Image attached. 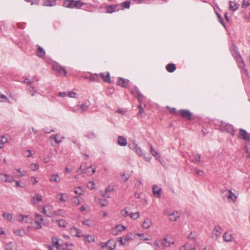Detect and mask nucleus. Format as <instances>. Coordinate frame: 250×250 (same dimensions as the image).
Returning <instances> with one entry per match:
<instances>
[{
	"mask_svg": "<svg viewBox=\"0 0 250 250\" xmlns=\"http://www.w3.org/2000/svg\"><path fill=\"white\" fill-rule=\"evenodd\" d=\"M129 216L133 220H137L140 217V212L139 211L132 213L130 212L129 214Z\"/></svg>",
	"mask_w": 250,
	"mask_h": 250,
	"instance_id": "42",
	"label": "nucleus"
},
{
	"mask_svg": "<svg viewBox=\"0 0 250 250\" xmlns=\"http://www.w3.org/2000/svg\"><path fill=\"white\" fill-rule=\"evenodd\" d=\"M56 214L54 216L61 215L63 216L64 214V211L62 209H59L57 211H56Z\"/></svg>",
	"mask_w": 250,
	"mask_h": 250,
	"instance_id": "64",
	"label": "nucleus"
},
{
	"mask_svg": "<svg viewBox=\"0 0 250 250\" xmlns=\"http://www.w3.org/2000/svg\"><path fill=\"white\" fill-rule=\"evenodd\" d=\"M238 138L244 139L246 141L250 142V134L244 129L239 130Z\"/></svg>",
	"mask_w": 250,
	"mask_h": 250,
	"instance_id": "12",
	"label": "nucleus"
},
{
	"mask_svg": "<svg viewBox=\"0 0 250 250\" xmlns=\"http://www.w3.org/2000/svg\"><path fill=\"white\" fill-rule=\"evenodd\" d=\"M152 221L148 218H146L142 224V227L144 229H148L152 225Z\"/></svg>",
	"mask_w": 250,
	"mask_h": 250,
	"instance_id": "25",
	"label": "nucleus"
},
{
	"mask_svg": "<svg viewBox=\"0 0 250 250\" xmlns=\"http://www.w3.org/2000/svg\"><path fill=\"white\" fill-rule=\"evenodd\" d=\"M101 77L104 83H111L110 75L109 72H104L100 73Z\"/></svg>",
	"mask_w": 250,
	"mask_h": 250,
	"instance_id": "17",
	"label": "nucleus"
},
{
	"mask_svg": "<svg viewBox=\"0 0 250 250\" xmlns=\"http://www.w3.org/2000/svg\"><path fill=\"white\" fill-rule=\"evenodd\" d=\"M119 4H113L105 7L106 12L111 14L116 11H119L121 9L119 8Z\"/></svg>",
	"mask_w": 250,
	"mask_h": 250,
	"instance_id": "14",
	"label": "nucleus"
},
{
	"mask_svg": "<svg viewBox=\"0 0 250 250\" xmlns=\"http://www.w3.org/2000/svg\"><path fill=\"white\" fill-rule=\"evenodd\" d=\"M115 229L117 232H120L125 230L126 229V227H125L124 225L120 224L117 225Z\"/></svg>",
	"mask_w": 250,
	"mask_h": 250,
	"instance_id": "41",
	"label": "nucleus"
},
{
	"mask_svg": "<svg viewBox=\"0 0 250 250\" xmlns=\"http://www.w3.org/2000/svg\"><path fill=\"white\" fill-rule=\"evenodd\" d=\"M35 226L36 229H40L42 227L43 218V217L39 213H35Z\"/></svg>",
	"mask_w": 250,
	"mask_h": 250,
	"instance_id": "9",
	"label": "nucleus"
},
{
	"mask_svg": "<svg viewBox=\"0 0 250 250\" xmlns=\"http://www.w3.org/2000/svg\"><path fill=\"white\" fill-rule=\"evenodd\" d=\"M89 105H90V103L89 102H86L84 103H83L80 106V108H79L80 112L81 113L84 112L85 111H86L87 109V108Z\"/></svg>",
	"mask_w": 250,
	"mask_h": 250,
	"instance_id": "35",
	"label": "nucleus"
},
{
	"mask_svg": "<svg viewBox=\"0 0 250 250\" xmlns=\"http://www.w3.org/2000/svg\"><path fill=\"white\" fill-rule=\"evenodd\" d=\"M130 1H125L123 3H122L120 6H121L122 7V9H123L124 8H129L130 7Z\"/></svg>",
	"mask_w": 250,
	"mask_h": 250,
	"instance_id": "49",
	"label": "nucleus"
},
{
	"mask_svg": "<svg viewBox=\"0 0 250 250\" xmlns=\"http://www.w3.org/2000/svg\"><path fill=\"white\" fill-rule=\"evenodd\" d=\"M60 178L58 174H52L50 176L49 181L51 182H55L59 183L60 181Z\"/></svg>",
	"mask_w": 250,
	"mask_h": 250,
	"instance_id": "37",
	"label": "nucleus"
},
{
	"mask_svg": "<svg viewBox=\"0 0 250 250\" xmlns=\"http://www.w3.org/2000/svg\"><path fill=\"white\" fill-rule=\"evenodd\" d=\"M116 243L113 239L109 240L107 241V246H106L107 250H114L116 249Z\"/></svg>",
	"mask_w": 250,
	"mask_h": 250,
	"instance_id": "24",
	"label": "nucleus"
},
{
	"mask_svg": "<svg viewBox=\"0 0 250 250\" xmlns=\"http://www.w3.org/2000/svg\"><path fill=\"white\" fill-rule=\"evenodd\" d=\"M118 143L121 146H125L127 144V141L125 138L120 136L118 137Z\"/></svg>",
	"mask_w": 250,
	"mask_h": 250,
	"instance_id": "32",
	"label": "nucleus"
},
{
	"mask_svg": "<svg viewBox=\"0 0 250 250\" xmlns=\"http://www.w3.org/2000/svg\"><path fill=\"white\" fill-rule=\"evenodd\" d=\"M223 194V196L227 198L229 202L234 203L237 200V197L230 190L224 191Z\"/></svg>",
	"mask_w": 250,
	"mask_h": 250,
	"instance_id": "8",
	"label": "nucleus"
},
{
	"mask_svg": "<svg viewBox=\"0 0 250 250\" xmlns=\"http://www.w3.org/2000/svg\"><path fill=\"white\" fill-rule=\"evenodd\" d=\"M118 84L123 87H126L128 84V81L122 78H119Z\"/></svg>",
	"mask_w": 250,
	"mask_h": 250,
	"instance_id": "30",
	"label": "nucleus"
},
{
	"mask_svg": "<svg viewBox=\"0 0 250 250\" xmlns=\"http://www.w3.org/2000/svg\"><path fill=\"white\" fill-rule=\"evenodd\" d=\"M18 173L15 174V176L17 178H20L21 177L24 176L26 174V171L24 170H21L20 168H18L15 170Z\"/></svg>",
	"mask_w": 250,
	"mask_h": 250,
	"instance_id": "36",
	"label": "nucleus"
},
{
	"mask_svg": "<svg viewBox=\"0 0 250 250\" xmlns=\"http://www.w3.org/2000/svg\"><path fill=\"white\" fill-rule=\"evenodd\" d=\"M164 214L168 216L169 220L173 222L176 221L180 216L179 213L178 211H174L170 213L167 209L164 210Z\"/></svg>",
	"mask_w": 250,
	"mask_h": 250,
	"instance_id": "7",
	"label": "nucleus"
},
{
	"mask_svg": "<svg viewBox=\"0 0 250 250\" xmlns=\"http://www.w3.org/2000/svg\"><path fill=\"white\" fill-rule=\"evenodd\" d=\"M221 128L223 130H225L229 133L232 135H234V129L232 125L222 122L221 124Z\"/></svg>",
	"mask_w": 250,
	"mask_h": 250,
	"instance_id": "10",
	"label": "nucleus"
},
{
	"mask_svg": "<svg viewBox=\"0 0 250 250\" xmlns=\"http://www.w3.org/2000/svg\"><path fill=\"white\" fill-rule=\"evenodd\" d=\"M90 209V208L88 205H83L80 208V210L81 212H83L85 211H89Z\"/></svg>",
	"mask_w": 250,
	"mask_h": 250,
	"instance_id": "52",
	"label": "nucleus"
},
{
	"mask_svg": "<svg viewBox=\"0 0 250 250\" xmlns=\"http://www.w3.org/2000/svg\"><path fill=\"white\" fill-rule=\"evenodd\" d=\"M73 192L77 195H83L85 191L81 187H77L73 188Z\"/></svg>",
	"mask_w": 250,
	"mask_h": 250,
	"instance_id": "29",
	"label": "nucleus"
},
{
	"mask_svg": "<svg viewBox=\"0 0 250 250\" xmlns=\"http://www.w3.org/2000/svg\"><path fill=\"white\" fill-rule=\"evenodd\" d=\"M55 3V0H46L45 1V4L47 6H52L54 5Z\"/></svg>",
	"mask_w": 250,
	"mask_h": 250,
	"instance_id": "54",
	"label": "nucleus"
},
{
	"mask_svg": "<svg viewBox=\"0 0 250 250\" xmlns=\"http://www.w3.org/2000/svg\"><path fill=\"white\" fill-rule=\"evenodd\" d=\"M136 235L140 237V239L143 241L149 240V238L144 233H137Z\"/></svg>",
	"mask_w": 250,
	"mask_h": 250,
	"instance_id": "44",
	"label": "nucleus"
},
{
	"mask_svg": "<svg viewBox=\"0 0 250 250\" xmlns=\"http://www.w3.org/2000/svg\"><path fill=\"white\" fill-rule=\"evenodd\" d=\"M132 240V234L129 233L121 238L119 240V242L121 245H125L126 243Z\"/></svg>",
	"mask_w": 250,
	"mask_h": 250,
	"instance_id": "16",
	"label": "nucleus"
},
{
	"mask_svg": "<svg viewBox=\"0 0 250 250\" xmlns=\"http://www.w3.org/2000/svg\"><path fill=\"white\" fill-rule=\"evenodd\" d=\"M130 92L134 96H136L140 93L139 89L136 87L131 90Z\"/></svg>",
	"mask_w": 250,
	"mask_h": 250,
	"instance_id": "56",
	"label": "nucleus"
},
{
	"mask_svg": "<svg viewBox=\"0 0 250 250\" xmlns=\"http://www.w3.org/2000/svg\"><path fill=\"white\" fill-rule=\"evenodd\" d=\"M14 233L17 235L19 236H23L25 234V231L23 229H16L14 230Z\"/></svg>",
	"mask_w": 250,
	"mask_h": 250,
	"instance_id": "48",
	"label": "nucleus"
},
{
	"mask_svg": "<svg viewBox=\"0 0 250 250\" xmlns=\"http://www.w3.org/2000/svg\"><path fill=\"white\" fill-rule=\"evenodd\" d=\"M0 177L1 180L4 182L6 178L7 177V174L6 173H1L0 174Z\"/></svg>",
	"mask_w": 250,
	"mask_h": 250,
	"instance_id": "63",
	"label": "nucleus"
},
{
	"mask_svg": "<svg viewBox=\"0 0 250 250\" xmlns=\"http://www.w3.org/2000/svg\"><path fill=\"white\" fill-rule=\"evenodd\" d=\"M150 152L152 154V155L154 156H156L157 155V151L152 147V146H151L150 147Z\"/></svg>",
	"mask_w": 250,
	"mask_h": 250,
	"instance_id": "62",
	"label": "nucleus"
},
{
	"mask_svg": "<svg viewBox=\"0 0 250 250\" xmlns=\"http://www.w3.org/2000/svg\"><path fill=\"white\" fill-rule=\"evenodd\" d=\"M42 196L39 193H36L34 194L31 200V203L33 205H36L38 203L42 202Z\"/></svg>",
	"mask_w": 250,
	"mask_h": 250,
	"instance_id": "18",
	"label": "nucleus"
},
{
	"mask_svg": "<svg viewBox=\"0 0 250 250\" xmlns=\"http://www.w3.org/2000/svg\"><path fill=\"white\" fill-rule=\"evenodd\" d=\"M13 181H15V180L9 175L7 174V177L6 178L4 182L12 183Z\"/></svg>",
	"mask_w": 250,
	"mask_h": 250,
	"instance_id": "61",
	"label": "nucleus"
},
{
	"mask_svg": "<svg viewBox=\"0 0 250 250\" xmlns=\"http://www.w3.org/2000/svg\"><path fill=\"white\" fill-rule=\"evenodd\" d=\"M237 62L238 63L239 66L240 67H243L244 66V64L242 60V58L241 56H239L237 59Z\"/></svg>",
	"mask_w": 250,
	"mask_h": 250,
	"instance_id": "53",
	"label": "nucleus"
},
{
	"mask_svg": "<svg viewBox=\"0 0 250 250\" xmlns=\"http://www.w3.org/2000/svg\"><path fill=\"white\" fill-rule=\"evenodd\" d=\"M99 204L101 207H104L108 205V202L104 199H101L99 200Z\"/></svg>",
	"mask_w": 250,
	"mask_h": 250,
	"instance_id": "50",
	"label": "nucleus"
},
{
	"mask_svg": "<svg viewBox=\"0 0 250 250\" xmlns=\"http://www.w3.org/2000/svg\"><path fill=\"white\" fill-rule=\"evenodd\" d=\"M37 55L41 58H44L45 56V50L40 45H37Z\"/></svg>",
	"mask_w": 250,
	"mask_h": 250,
	"instance_id": "26",
	"label": "nucleus"
},
{
	"mask_svg": "<svg viewBox=\"0 0 250 250\" xmlns=\"http://www.w3.org/2000/svg\"><path fill=\"white\" fill-rule=\"evenodd\" d=\"M68 96H69L70 98H76L77 94L74 92H67Z\"/></svg>",
	"mask_w": 250,
	"mask_h": 250,
	"instance_id": "59",
	"label": "nucleus"
},
{
	"mask_svg": "<svg viewBox=\"0 0 250 250\" xmlns=\"http://www.w3.org/2000/svg\"><path fill=\"white\" fill-rule=\"evenodd\" d=\"M192 246L189 244H186L180 247L179 250H191Z\"/></svg>",
	"mask_w": 250,
	"mask_h": 250,
	"instance_id": "45",
	"label": "nucleus"
},
{
	"mask_svg": "<svg viewBox=\"0 0 250 250\" xmlns=\"http://www.w3.org/2000/svg\"><path fill=\"white\" fill-rule=\"evenodd\" d=\"M223 238L224 241L226 242H229L232 241L233 236L229 232L227 231L223 235Z\"/></svg>",
	"mask_w": 250,
	"mask_h": 250,
	"instance_id": "28",
	"label": "nucleus"
},
{
	"mask_svg": "<svg viewBox=\"0 0 250 250\" xmlns=\"http://www.w3.org/2000/svg\"><path fill=\"white\" fill-rule=\"evenodd\" d=\"M42 213L49 217L54 216L56 214L52 205H47L44 207L42 209Z\"/></svg>",
	"mask_w": 250,
	"mask_h": 250,
	"instance_id": "6",
	"label": "nucleus"
},
{
	"mask_svg": "<svg viewBox=\"0 0 250 250\" xmlns=\"http://www.w3.org/2000/svg\"><path fill=\"white\" fill-rule=\"evenodd\" d=\"M99 76L97 74H93L90 75L88 78L89 81L91 82H98L99 81Z\"/></svg>",
	"mask_w": 250,
	"mask_h": 250,
	"instance_id": "40",
	"label": "nucleus"
},
{
	"mask_svg": "<svg viewBox=\"0 0 250 250\" xmlns=\"http://www.w3.org/2000/svg\"><path fill=\"white\" fill-rule=\"evenodd\" d=\"M3 217L6 220L12 222L13 221L12 215L9 213H4L3 214Z\"/></svg>",
	"mask_w": 250,
	"mask_h": 250,
	"instance_id": "43",
	"label": "nucleus"
},
{
	"mask_svg": "<svg viewBox=\"0 0 250 250\" xmlns=\"http://www.w3.org/2000/svg\"><path fill=\"white\" fill-rule=\"evenodd\" d=\"M160 243L163 247L168 248L174 244V241L170 236L166 235L160 240Z\"/></svg>",
	"mask_w": 250,
	"mask_h": 250,
	"instance_id": "4",
	"label": "nucleus"
},
{
	"mask_svg": "<svg viewBox=\"0 0 250 250\" xmlns=\"http://www.w3.org/2000/svg\"><path fill=\"white\" fill-rule=\"evenodd\" d=\"M39 168V165L37 163L31 164L30 165V168L32 171H35Z\"/></svg>",
	"mask_w": 250,
	"mask_h": 250,
	"instance_id": "51",
	"label": "nucleus"
},
{
	"mask_svg": "<svg viewBox=\"0 0 250 250\" xmlns=\"http://www.w3.org/2000/svg\"><path fill=\"white\" fill-rule=\"evenodd\" d=\"M81 237H83V240L85 245L95 242L97 239V236L94 234H82Z\"/></svg>",
	"mask_w": 250,
	"mask_h": 250,
	"instance_id": "5",
	"label": "nucleus"
},
{
	"mask_svg": "<svg viewBox=\"0 0 250 250\" xmlns=\"http://www.w3.org/2000/svg\"><path fill=\"white\" fill-rule=\"evenodd\" d=\"M17 220L22 223H32V218L29 215H23L19 214L17 216Z\"/></svg>",
	"mask_w": 250,
	"mask_h": 250,
	"instance_id": "11",
	"label": "nucleus"
},
{
	"mask_svg": "<svg viewBox=\"0 0 250 250\" xmlns=\"http://www.w3.org/2000/svg\"><path fill=\"white\" fill-rule=\"evenodd\" d=\"M152 189L154 196L157 198H160L161 196L162 189L157 185H154L153 186Z\"/></svg>",
	"mask_w": 250,
	"mask_h": 250,
	"instance_id": "19",
	"label": "nucleus"
},
{
	"mask_svg": "<svg viewBox=\"0 0 250 250\" xmlns=\"http://www.w3.org/2000/svg\"><path fill=\"white\" fill-rule=\"evenodd\" d=\"M56 198L61 202L64 203L68 199V197L65 193H59L56 195Z\"/></svg>",
	"mask_w": 250,
	"mask_h": 250,
	"instance_id": "23",
	"label": "nucleus"
},
{
	"mask_svg": "<svg viewBox=\"0 0 250 250\" xmlns=\"http://www.w3.org/2000/svg\"><path fill=\"white\" fill-rule=\"evenodd\" d=\"M23 155L24 157H26V158H29L33 156V154H32V152L30 150H25L23 153Z\"/></svg>",
	"mask_w": 250,
	"mask_h": 250,
	"instance_id": "47",
	"label": "nucleus"
},
{
	"mask_svg": "<svg viewBox=\"0 0 250 250\" xmlns=\"http://www.w3.org/2000/svg\"><path fill=\"white\" fill-rule=\"evenodd\" d=\"M5 247L6 250H12L14 248V246L12 243H9L8 244H7L5 245Z\"/></svg>",
	"mask_w": 250,
	"mask_h": 250,
	"instance_id": "57",
	"label": "nucleus"
},
{
	"mask_svg": "<svg viewBox=\"0 0 250 250\" xmlns=\"http://www.w3.org/2000/svg\"><path fill=\"white\" fill-rule=\"evenodd\" d=\"M167 70L170 73L174 72L176 70V66L173 63H169L166 65Z\"/></svg>",
	"mask_w": 250,
	"mask_h": 250,
	"instance_id": "38",
	"label": "nucleus"
},
{
	"mask_svg": "<svg viewBox=\"0 0 250 250\" xmlns=\"http://www.w3.org/2000/svg\"><path fill=\"white\" fill-rule=\"evenodd\" d=\"M128 146L131 149L134 150L139 156L143 155V150L135 143L133 142L132 144H129Z\"/></svg>",
	"mask_w": 250,
	"mask_h": 250,
	"instance_id": "13",
	"label": "nucleus"
},
{
	"mask_svg": "<svg viewBox=\"0 0 250 250\" xmlns=\"http://www.w3.org/2000/svg\"><path fill=\"white\" fill-rule=\"evenodd\" d=\"M50 138L54 139L55 142L59 144L62 142V140L63 139V137L60 134H56L55 135H52L50 137Z\"/></svg>",
	"mask_w": 250,
	"mask_h": 250,
	"instance_id": "33",
	"label": "nucleus"
},
{
	"mask_svg": "<svg viewBox=\"0 0 250 250\" xmlns=\"http://www.w3.org/2000/svg\"><path fill=\"white\" fill-rule=\"evenodd\" d=\"M70 234L72 236L81 237L82 236V230L80 229L76 228V227H72L69 230Z\"/></svg>",
	"mask_w": 250,
	"mask_h": 250,
	"instance_id": "15",
	"label": "nucleus"
},
{
	"mask_svg": "<svg viewBox=\"0 0 250 250\" xmlns=\"http://www.w3.org/2000/svg\"><path fill=\"white\" fill-rule=\"evenodd\" d=\"M200 160H201V156L198 154H195L194 156V159L193 161L195 163H197V162H199L200 161Z\"/></svg>",
	"mask_w": 250,
	"mask_h": 250,
	"instance_id": "58",
	"label": "nucleus"
},
{
	"mask_svg": "<svg viewBox=\"0 0 250 250\" xmlns=\"http://www.w3.org/2000/svg\"><path fill=\"white\" fill-rule=\"evenodd\" d=\"M213 232L216 236L219 237L222 233V229L219 227H215L213 229Z\"/></svg>",
	"mask_w": 250,
	"mask_h": 250,
	"instance_id": "39",
	"label": "nucleus"
},
{
	"mask_svg": "<svg viewBox=\"0 0 250 250\" xmlns=\"http://www.w3.org/2000/svg\"><path fill=\"white\" fill-rule=\"evenodd\" d=\"M179 113L183 118H186L188 120H190L191 118L192 114L188 110H181L179 111Z\"/></svg>",
	"mask_w": 250,
	"mask_h": 250,
	"instance_id": "20",
	"label": "nucleus"
},
{
	"mask_svg": "<svg viewBox=\"0 0 250 250\" xmlns=\"http://www.w3.org/2000/svg\"><path fill=\"white\" fill-rule=\"evenodd\" d=\"M239 7L238 3L234 0H230L229 2V10L234 12L237 10Z\"/></svg>",
	"mask_w": 250,
	"mask_h": 250,
	"instance_id": "22",
	"label": "nucleus"
},
{
	"mask_svg": "<svg viewBox=\"0 0 250 250\" xmlns=\"http://www.w3.org/2000/svg\"><path fill=\"white\" fill-rule=\"evenodd\" d=\"M0 141L3 144H5L8 143V139L6 137L3 136L0 139Z\"/></svg>",
	"mask_w": 250,
	"mask_h": 250,
	"instance_id": "60",
	"label": "nucleus"
},
{
	"mask_svg": "<svg viewBox=\"0 0 250 250\" xmlns=\"http://www.w3.org/2000/svg\"><path fill=\"white\" fill-rule=\"evenodd\" d=\"M59 238L56 237H52V241L53 243V246L51 250H72L73 249V245L65 243L62 245L59 244Z\"/></svg>",
	"mask_w": 250,
	"mask_h": 250,
	"instance_id": "1",
	"label": "nucleus"
},
{
	"mask_svg": "<svg viewBox=\"0 0 250 250\" xmlns=\"http://www.w3.org/2000/svg\"><path fill=\"white\" fill-rule=\"evenodd\" d=\"M95 184L93 181H89L87 183L86 185V187L92 190L95 188Z\"/></svg>",
	"mask_w": 250,
	"mask_h": 250,
	"instance_id": "46",
	"label": "nucleus"
},
{
	"mask_svg": "<svg viewBox=\"0 0 250 250\" xmlns=\"http://www.w3.org/2000/svg\"><path fill=\"white\" fill-rule=\"evenodd\" d=\"M89 168H92V166H91L90 167H87V168H85V169L83 167V166H81L80 167V170H81V171L80 172L81 173H87V174H89V175L93 174L95 172V169H92V172H91V173L90 174V173H89V172L88 171V170Z\"/></svg>",
	"mask_w": 250,
	"mask_h": 250,
	"instance_id": "34",
	"label": "nucleus"
},
{
	"mask_svg": "<svg viewBox=\"0 0 250 250\" xmlns=\"http://www.w3.org/2000/svg\"><path fill=\"white\" fill-rule=\"evenodd\" d=\"M82 203V198L79 196H75L72 198L71 204L74 207H78Z\"/></svg>",
	"mask_w": 250,
	"mask_h": 250,
	"instance_id": "21",
	"label": "nucleus"
},
{
	"mask_svg": "<svg viewBox=\"0 0 250 250\" xmlns=\"http://www.w3.org/2000/svg\"><path fill=\"white\" fill-rule=\"evenodd\" d=\"M82 224L83 225L90 227H94L96 224L95 222L93 220L91 219H85L83 220L82 221Z\"/></svg>",
	"mask_w": 250,
	"mask_h": 250,
	"instance_id": "27",
	"label": "nucleus"
},
{
	"mask_svg": "<svg viewBox=\"0 0 250 250\" xmlns=\"http://www.w3.org/2000/svg\"><path fill=\"white\" fill-rule=\"evenodd\" d=\"M83 5L80 0H66L63 3V6L67 8H79Z\"/></svg>",
	"mask_w": 250,
	"mask_h": 250,
	"instance_id": "2",
	"label": "nucleus"
},
{
	"mask_svg": "<svg viewBox=\"0 0 250 250\" xmlns=\"http://www.w3.org/2000/svg\"><path fill=\"white\" fill-rule=\"evenodd\" d=\"M52 70L58 75L66 76V70L57 62H54L52 66Z\"/></svg>",
	"mask_w": 250,
	"mask_h": 250,
	"instance_id": "3",
	"label": "nucleus"
},
{
	"mask_svg": "<svg viewBox=\"0 0 250 250\" xmlns=\"http://www.w3.org/2000/svg\"><path fill=\"white\" fill-rule=\"evenodd\" d=\"M55 223L60 228H66L68 223L64 219L57 220Z\"/></svg>",
	"mask_w": 250,
	"mask_h": 250,
	"instance_id": "31",
	"label": "nucleus"
},
{
	"mask_svg": "<svg viewBox=\"0 0 250 250\" xmlns=\"http://www.w3.org/2000/svg\"><path fill=\"white\" fill-rule=\"evenodd\" d=\"M129 213H130L127 210H126V209H123L121 211L122 216L125 217L129 216Z\"/></svg>",
	"mask_w": 250,
	"mask_h": 250,
	"instance_id": "55",
	"label": "nucleus"
}]
</instances>
